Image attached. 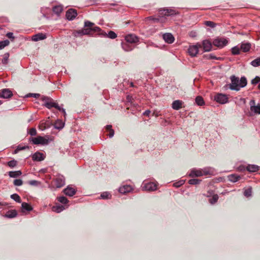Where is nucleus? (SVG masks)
Masks as SVG:
<instances>
[{
  "label": "nucleus",
  "mask_w": 260,
  "mask_h": 260,
  "mask_svg": "<svg viewBox=\"0 0 260 260\" xmlns=\"http://www.w3.org/2000/svg\"><path fill=\"white\" fill-rule=\"evenodd\" d=\"M85 28L81 30H74L73 34L74 37H78L85 35H92L93 32L95 31L100 32L101 31L100 28L99 27L93 26L94 24L89 21L85 22L84 24Z\"/></svg>",
  "instance_id": "1"
},
{
  "label": "nucleus",
  "mask_w": 260,
  "mask_h": 260,
  "mask_svg": "<svg viewBox=\"0 0 260 260\" xmlns=\"http://www.w3.org/2000/svg\"><path fill=\"white\" fill-rule=\"evenodd\" d=\"M231 83L229 85L232 90L238 91L241 87H245L247 84V80L245 77H242L239 80V78L235 76L231 77Z\"/></svg>",
  "instance_id": "2"
},
{
  "label": "nucleus",
  "mask_w": 260,
  "mask_h": 260,
  "mask_svg": "<svg viewBox=\"0 0 260 260\" xmlns=\"http://www.w3.org/2000/svg\"><path fill=\"white\" fill-rule=\"evenodd\" d=\"M159 14L161 16H172L179 15V13L178 10L174 8H164L159 10Z\"/></svg>",
  "instance_id": "3"
},
{
  "label": "nucleus",
  "mask_w": 260,
  "mask_h": 260,
  "mask_svg": "<svg viewBox=\"0 0 260 260\" xmlns=\"http://www.w3.org/2000/svg\"><path fill=\"white\" fill-rule=\"evenodd\" d=\"M208 174V172L205 170L192 169L190 171L189 176L191 177H198L207 175Z\"/></svg>",
  "instance_id": "4"
},
{
  "label": "nucleus",
  "mask_w": 260,
  "mask_h": 260,
  "mask_svg": "<svg viewBox=\"0 0 260 260\" xmlns=\"http://www.w3.org/2000/svg\"><path fill=\"white\" fill-rule=\"evenodd\" d=\"M201 47L202 45L200 43L190 46L188 49V53L191 56L194 57L198 53L199 49Z\"/></svg>",
  "instance_id": "5"
},
{
  "label": "nucleus",
  "mask_w": 260,
  "mask_h": 260,
  "mask_svg": "<svg viewBox=\"0 0 260 260\" xmlns=\"http://www.w3.org/2000/svg\"><path fill=\"white\" fill-rule=\"evenodd\" d=\"M228 40L225 38H217L213 42V44L219 48H222L228 44Z\"/></svg>",
  "instance_id": "6"
},
{
  "label": "nucleus",
  "mask_w": 260,
  "mask_h": 260,
  "mask_svg": "<svg viewBox=\"0 0 260 260\" xmlns=\"http://www.w3.org/2000/svg\"><path fill=\"white\" fill-rule=\"evenodd\" d=\"M45 107H46L48 109H50L52 107H54L56 109H57V110H58L59 111H61L63 113L64 116H66V115L65 109H64L63 108H61L60 106H59L57 104L55 103L52 99L48 103H46Z\"/></svg>",
  "instance_id": "7"
},
{
  "label": "nucleus",
  "mask_w": 260,
  "mask_h": 260,
  "mask_svg": "<svg viewBox=\"0 0 260 260\" xmlns=\"http://www.w3.org/2000/svg\"><path fill=\"white\" fill-rule=\"evenodd\" d=\"M31 141L34 144H47L48 141L42 136H38L36 138H32Z\"/></svg>",
  "instance_id": "8"
},
{
  "label": "nucleus",
  "mask_w": 260,
  "mask_h": 260,
  "mask_svg": "<svg viewBox=\"0 0 260 260\" xmlns=\"http://www.w3.org/2000/svg\"><path fill=\"white\" fill-rule=\"evenodd\" d=\"M214 100L218 103L223 104L228 102V98L225 94L218 93L214 96Z\"/></svg>",
  "instance_id": "9"
},
{
  "label": "nucleus",
  "mask_w": 260,
  "mask_h": 260,
  "mask_svg": "<svg viewBox=\"0 0 260 260\" xmlns=\"http://www.w3.org/2000/svg\"><path fill=\"white\" fill-rule=\"evenodd\" d=\"M157 184L153 182H148L144 184L142 186L143 190L152 191L156 189Z\"/></svg>",
  "instance_id": "10"
},
{
  "label": "nucleus",
  "mask_w": 260,
  "mask_h": 260,
  "mask_svg": "<svg viewBox=\"0 0 260 260\" xmlns=\"http://www.w3.org/2000/svg\"><path fill=\"white\" fill-rule=\"evenodd\" d=\"M54 181L57 188H60L65 184V179L62 175L57 176Z\"/></svg>",
  "instance_id": "11"
},
{
  "label": "nucleus",
  "mask_w": 260,
  "mask_h": 260,
  "mask_svg": "<svg viewBox=\"0 0 260 260\" xmlns=\"http://www.w3.org/2000/svg\"><path fill=\"white\" fill-rule=\"evenodd\" d=\"M13 94L12 91L9 89H4L0 90V97L4 99H7L11 97Z\"/></svg>",
  "instance_id": "12"
},
{
  "label": "nucleus",
  "mask_w": 260,
  "mask_h": 260,
  "mask_svg": "<svg viewBox=\"0 0 260 260\" xmlns=\"http://www.w3.org/2000/svg\"><path fill=\"white\" fill-rule=\"evenodd\" d=\"M125 39L127 43H135L139 41V38L135 35H128L126 36Z\"/></svg>",
  "instance_id": "13"
},
{
  "label": "nucleus",
  "mask_w": 260,
  "mask_h": 260,
  "mask_svg": "<svg viewBox=\"0 0 260 260\" xmlns=\"http://www.w3.org/2000/svg\"><path fill=\"white\" fill-rule=\"evenodd\" d=\"M201 45L205 52L210 51L212 48L211 43L208 40H204Z\"/></svg>",
  "instance_id": "14"
},
{
  "label": "nucleus",
  "mask_w": 260,
  "mask_h": 260,
  "mask_svg": "<svg viewBox=\"0 0 260 260\" xmlns=\"http://www.w3.org/2000/svg\"><path fill=\"white\" fill-rule=\"evenodd\" d=\"M163 39L166 42L171 44L174 41V38L173 36L170 33H167L163 35Z\"/></svg>",
  "instance_id": "15"
},
{
  "label": "nucleus",
  "mask_w": 260,
  "mask_h": 260,
  "mask_svg": "<svg viewBox=\"0 0 260 260\" xmlns=\"http://www.w3.org/2000/svg\"><path fill=\"white\" fill-rule=\"evenodd\" d=\"M76 190L73 187L68 186L63 190V192L67 196H73L76 193Z\"/></svg>",
  "instance_id": "16"
},
{
  "label": "nucleus",
  "mask_w": 260,
  "mask_h": 260,
  "mask_svg": "<svg viewBox=\"0 0 260 260\" xmlns=\"http://www.w3.org/2000/svg\"><path fill=\"white\" fill-rule=\"evenodd\" d=\"M132 190V187L130 185H125L121 186L119 188V191L121 193H123V194L126 193L127 192H129Z\"/></svg>",
  "instance_id": "17"
},
{
  "label": "nucleus",
  "mask_w": 260,
  "mask_h": 260,
  "mask_svg": "<svg viewBox=\"0 0 260 260\" xmlns=\"http://www.w3.org/2000/svg\"><path fill=\"white\" fill-rule=\"evenodd\" d=\"M46 38V36L45 35L42 34V33H39V34H37L35 35H34L32 38H31V39L32 41H40V40H44Z\"/></svg>",
  "instance_id": "18"
},
{
  "label": "nucleus",
  "mask_w": 260,
  "mask_h": 260,
  "mask_svg": "<svg viewBox=\"0 0 260 260\" xmlns=\"http://www.w3.org/2000/svg\"><path fill=\"white\" fill-rule=\"evenodd\" d=\"M183 102L180 100H176L172 103V108L174 110H178L181 108Z\"/></svg>",
  "instance_id": "19"
},
{
  "label": "nucleus",
  "mask_w": 260,
  "mask_h": 260,
  "mask_svg": "<svg viewBox=\"0 0 260 260\" xmlns=\"http://www.w3.org/2000/svg\"><path fill=\"white\" fill-rule=\"evenodd\" d=\"M78 13L77 10L75 9L71 8L69 9L66 12L65 16L67 17H74L77 16Z\"/></svg>",
  "instance_id": "20"
},
{
  "label": "nucleus",
  "mask_w": 260,
  "mask_h": 260,
  "mask_svg": "<svg viewBox=\"0 0 260 260\" xmlns=\"http://www.w3.org/2000/svg\"><path fill=\"white\" fill-rule=\"evenodd\" d=\"M44 159V156L43 153L36 152L32 155V159L34 160L41 161Z\"/></svg>",
  "instance_id": "21"
},
{
  "label": "nucleus",
  "mask_w": 260,
  "mask_h": 260,
  "mask_svg": "<svg viewBox=\"0 0 260 260\" xmlns=\"http://www.w3.org/2000/svg\"><path fill=\"white\" fill-rule=\"evenodd\" d=\"M251 47V44L249 43H242L240 49L244 52L248 51Z\"/></svg>",
  "instance_id": "22"
},
{
  "label": "nucleus",
  "mask_w": 260,
  "mask_h": 260,
  "mask_svg": "<svg viewBox=\"0 0 260 260\" xmlns=\"http://www.w3.org/2000/svg\"><path fill=\"white\" fill-rule=\"evenodd\" d=\"M17 215V212L15 210H9L5 214V216L7 218H11L16 217Z\"/></svg>",
  "instance_id": "23"
},
{
  "label": "nucleus",
  "mask_w": 260,
  "mask_h": 260,
  "mask_svg": "<svg viewBox=\"0 0 260 260\" xmlns=\"http://www.w3.org/2000/svg\"><path fill=\"white\" fill-rule=\"evenodd\" d=\"M62 10L63 8L61 5L54 6L52 8L53 13L57 15H59L60 13L62 11Z\"/></svg>",
  "instance_id": "24"
},
{
  "label": "nucleus",
  "mask_w": 260,
  "mask_h": 260,
  "mask_svg": "<svg viewBox=\"0 0 260 260\" xmlns=\"http://www.w3.org/2000/svg\"><path fill=\"white\" fill-rule=\"evenodd\" d=\"M22 211H30L32 210V208L27 203L23 202L21 204Z\"/></svg>",
  "instance_id": "25"
},
{
  "label": "nucleus",
  "mask_w": 260,
  "mask_h": 260,
  "mask_svg": "<svg viewBox=\"0 0 260 260\" xmlns=\"http://www.w3.org/2000/svg\"><path fill=\"white\" fill-rule=\"evenodd\" d=\"M259 167L254 165H249L247 167V170L250 172H255L258 170Z\"/></svg>",
  "instance_id": "26"
},
{
  "label": "nucleus",
  "mask_w": 260,
  "mask_h": 260,
  "mask_svg": "<svg viewBox=\"0 0 260 260\" xmlns=\"http://www.w3.org/2000/svg\"><path fill=\"white\" fill-rule=\"evenodd\" d=\"M64 207L62 205H56L52 207V210L55 212L59 213L64 209Z\"/></svg>",
  "instance_id": "27"
},
{
  "label": "nucleus",
  "mask_w": 260,
  "mask_h": 260,
  "mask_svg": "<svg viewBox=\"0 0 260 260\" xmlns=\"http://www.w3.org/2000/svg\"><path fill=\"white\" fill-rule=\"evenodd\" d=\"M22 173L20 171H11L9 172V175L10 177L15 178L21 175Z\"/></svg>",
  "instance_id": "28"
},
{
  "label": "nucleus",
  "mask_w": 260,
  "mask_h": 260,
  "mask_svg": "<svg viewBox=\"0 0 260 260\" xmlns=\"http://www.w3.org/2000/svg\"><path fill=\"white\" fill-rule=\"evenodd\" d=\"M121 45L122 48L125 51H129L133 49L132 46L129 45L127 43H122Z\"/></svg>",
  "instance_id": "29"
},
{
  "label": "nucleus",
  "mask_w": 260,
  "mask_h": 260,
  "mask_svg": "<svg viewBox=\"0 0 260 260\" xmlns=\"http://www.w3.org/2000/svg\"><path fill=\"white\" fill-rule=\"evenodd\" d=\"M103 36H107L109 38L115 39L117 37V35L113 31H110L108 35H107L106 32L101 34Z\"/></svg>",
  "instance_id": "30"
},
{
  "label": "nucleus",
  "mask_w": 260,
  "mask_h": 260,
  "mask_svg": "<svg viewBox=\"0 0 260 260\" xmlns=\"http://www.w3.org/2000/svg\"><path fill=\"white\" fill-rule=\"evenodd\" d=\"M64 126V123L61 120H57L54 124V127L56 129H61Z\"/></svg>",
  "instance_id": "31"
},
{
  "label": "nucleus",
  "mask_w": 260,
  "mask_h": 260,
  "mask_svg": "<svg viewBox=\"0 0 260 260\" xmlns=\"http://www.w3.org/2000/svg\"><path fill=\"white\" fill-rule=\"evenodd\" d=\"M229 180L231 181L235 182L240 179V176L239 175H231L229 176Z\"/></svg>",
  "instance_id": "32"
},
{
  "label": "nucleus",
  "mask_w": 260,
  "mask_h": 260,
  "mask_svg": "<svg viewBox=\"0 0 260 260\" xmlns=\"http://www.w3.org/2000/svg\"><path fill=\"white\" fill-rule=\"evenodd\" d=\"M196 102L199 106H202L204 104V100L200 96H198L196 98Z\"/></svg>",
  "instance_id": "33"
},
{
  "label": "nucleus",
  "mask_w": 260,
  "mask_h": 260,
  "mask_svg": "<svg viewBox=\"0 0 260 260\" xmlns=\"http://www.w3.org/2000/svg\"><path fill=\"white\" fill-rule=\"evenodd\" d=\"M251 64L254 67L260 66V57L252 61L251 62Z\"/></svg>",
  "instance_id": "34"
},
{
  "label": "nucleus",
  "mask_w": 260,
  "mask_h": 260,
  "mask_svg": "<svg viewBox=\"0 0 260 260\" xmlns=\"http://www.w3.org/2000/svg\"><path fill=\"white\" fill-rule=\"evenodd\" d=\"M252 107V109L251 110V111L253 112L255 114H260V104Z\"/></svg>",
  "instance_id": "35"
},
{
  "label": "nucleus",
  "mask_w": 260,
  "mask_h": 260,
  "mask_svg": "<svg viewBox=\"0 0 260 260\" xmlns=\"http://www.w3.org/2000/svg\"><path fill=\"white\" fill-rule=\"evenodd\" d=\"M11 198L18 203H20L21 202L20 197L16 193L12 194L11 196Z\"/></svg>",
  "instance_id": "36"
},
{
  "label": "nucleus",
  "mask_w": 260,
  "mask_h": 260,
  "mask_svg": "<svg viewBox=\"0 0 260 260\" xmlns=\"http://www.w3.org/2000/svg\"><path fill=\"white\" fill-rule=\"evenodd\" d=\"M9 43L10 42L8 40L0 42V49H3L5 47L8 46Z\"/></svg>",
  "instance_id": "37"
},
{
  "label": "nucleus",
  "mask_w": 260,
  "mask_h": 260,
  "mask_svg": "<svg viewBox=\"0 0 260 260\" xmlns=\"http://www.w3.org/2000/svg\"><path fill=\"white\" fill-rule=\"evenodd\" d=\"M240 48L237 46L233 47L232 49V53L234 55H237L240 53Z\"/></svg>",
  "instance_id": "38"
},
{
  "label": "nucleus",
  "mask_w": 260,
  "mask_h": 260,
  "mask_svg": "<svg viewBox=\"0 0 260 260\" xmlns=\"http://www.w3.org/2000/svg\"><path fill=\"white\" fill-rule=\"evenodd\" d=\"M201 180L197 179H192L188 181V183L190 184L196 185L199 184L201 182Z\"/></svg>",
  "instance_id": "39"
},
{
  "label": "nucleus",
  "mask_w": 260,
  "mask_h": 260,
  "mask_svg": "<svg viewBox=\"0 0 260 260\" xmlns=\"http://www.w3.org/2000/svg\"><path fill=\"white\" fill-rule=\"evenodd\" d=\"M9 57V53H5L4 54L3 56V58L2 60V62L4 64H6L8 62V58Z\"/></svg>",
  "instance_id": "40"
},
{
  "label": "nucleus",
  "mask_w": 260,
  "mask_h": 260,
  "mask_svg": "<svg viewBox=\"0 0 260 260\" xmlns=\"http://www.w3.org/2000/svg\"><path fill=\"white\" fill-rule=\"evenodd\" d=\"M218 199V196L217 194H214L210 200L209 202L211 204L215 203Z\"/></svg>",
  "instance_id": "41"
},
{
  "label": "nucleus",
  "mask_w": 260,
  "mask_h": 260,
  "mask_svg": "<svg viewBox=\"0 0 260 260\" xmlns=\"http://www.w3.org/2000/svg\"><path fill=\"white\" fill-rule=\"evenodd\" d=\"M101 197L103 199H108L111 198V195L108 192H104L101 194Z\"/></svg>",
  "instance_id": "42"
},
{
  "label": "nucleus",
  "mask_w": 260,
  "mask_h": 260,
  "mask_svg": "<svg viewBox=\"0 0 260 260\" xmlns=\"http://www.w3.org/2000/svg\"><path fill=\"white\" fill-rule=\"evenodd\" d=\"M58 201L62 203V204H67L68 202V199L64 197H60L58 198Z\"/></svg>",
  "instance_id": "43"
},
{
  "label": "nucleus",
  "mask_w": 260,
  "mask_h": 260,
  "mask_svg": "<svg viewBox=\"0 0 260 260\" xmlns=\"http://www.w3.org/2000/svg\"><path fill=\"white\" fill-rule=\"evenodd\" d=\"M252 189L251 188H248L244 191V195L247 197H250L251 196Z\"/></svg>",
  "instance_id": "44"
},
{
  "label": "nucleus",
  "mask_w": 260,
  "mask_h": 260,
  "mask_svg": "<svg viewBox=\"0 0 260 260\" xmlns=\"http://www.w3.org/2000/svg\"><path fill=\"white\" fill-rule=\"evenodd\" d=\"M28 147L27 146H17V148L14 151V153H17L18 152H19L20 150H24L26 148H28Z\"/></svg>",
  "instance_id": "45"
},
{
  "label": "nucleus",
  "mask_w": 260,
  "mask_h": 260,
  "mask_svg": "<svg viewBox=\"0 0 260 260\" xmlns=\"http://www.w3.org/2000/svg\"><path fill=\"white\" fill-rule=\"evenodd\" d=\"M23 184V181L21 179H15L14 181V184L15 186H20Z\"/></svg>",
  "instance_id": "46"
},
{
  "label": "nucleus",
  "mask_w": 260,
  "mask_h": 260,
  "mask_svg": "<svg viewBox=\"0 0 260 260\" xmlns=\"http://www.w3.org/2000/svg\"><path fill=\"white\" fill-rule=\"evenodd\" d=\"M52 100V99L49 97H43L42 101L44 102V105L45 106H46V103H48L50 101Z\"/></svg>",
  "instance_id": "47"
},
{
  "label": "nucleus",
  "mask_w": 260,
  "mask_h": 260,
  "mask_svg": "<svg viewBox=\"0 0 260 260\" xmlns=\"http://www.w3.org/2000/svg\"><path fill=\"white\" fill-rule=\"evenodd\" d=\"M29 184L31 185L37 186L40 185L41 183L37 180H31L28 182Z\"/></svg>",
  "instance_id": "48"
},
{
  "label": "nucleus",
  "mask_w": 260,
  "mask_h": 260,
  "mask_svg": "<svg viewBox=\"0 0 260 260\" xmlns=\"http://www.w3.org/2000/svg\"><path fill=\"white\" fill-rule=\"evenodd\" d=\"M260 82V77L258 76H256L255 78H254L251 81V83L252 84H256L258 82Z\"/></svg>",
  "instance_id": "49"
},
{
  "label": "nucleus",
  "mask_w": 260,
  "mask_h": 260,
  "mask_svg": "<svg viewBox=\"0 0 260 260\" xmlns=\"http://www.w3.org/2000/svg\"><path fill=\"white\" fill-rule=\"evenodd\" d=\"M184 183V180H180L177 182L174 183V186L176 187H180L181 185H182Z\"/></svg>",
  "instance_id": "50"
},
{
  "label": "nucleus",
  "mask_w": 260,
  "mask_h": 260,
  "mask_svg": "<svg viewBox=\"0 0 260 260\" xmlns=\"http://www.w3.org/2000/svg\"><path fill=\"white\" fill-rule=\"evenodd\" d=\"M17 162L16 161L13 160L8 162V165L10 167H14L16 166Z\"/></svg>",
  "instance_id": "51"
},
{
  "label": "nucleus",
  "mask_w": 260,
  "mask_h": 260,
  "mask_svg": "<svg viewBox=\"0 0 260 260\" xmlns=\"http://www.w3.org/2000/svg\"><path fill=\"white\" fill-rule=\"evenodd\" d=\"M29 134L31 136H35L37 134L36 129L35 128H31L29 131Z\"/></svg>",
  "instance_id": "52"
},
{
  "label": "nucleus",
  "mask_w": 260,
  "mask_h": 260,
  "mask_svg": "<svg viewBox=\"0 0 260 260\" xmlns=\"http://www.w3.org/2000/svg\"><path fill=\"white\" fill-rule=\"evenodd\" d=\"M205 24L209 26L213 27L214 26V23L212 21H207L205 22Z\"/></svg>",
  "instance_id": "53"
},
{
  "label": "nucleus",
  "mask_w": 260,
  "mask_h": 260,
  "mask_svg": "<svg viewBox=\"0 0 260 260\" xmlns=\"http://www.w3.org/2000/svg\"><path fill=\"white\" fill-rule=\"evenodd\" d=\"M27 97L32 96V97H34L35 98H39L40 96V94H38V93H29V94L27 95Z\"/></svg>",
  "instance_id": "54"
},
{
  "label": "nucleus",
  "mask_w": 260,
  "mask_h": 260,
  "mask_svg": "<svg viewBox=\"0 0 260 260\" xmlns=\"http://www.w3.org/2000/svg\"><path fill=\"white\" fill-rule=\"evenodd\" d=\"M6 36L9 39H14V37L13 36V34L12 32H9L7 34Z\"/></svg>",
  "instance_id": "55"
},
{
  "label": "nucleus",
  "mask_w": 260,
  "mask_h": 260,
  "mask_svg": "<svg viewBox=\"0 0 260 260\" xmlns=\"http://www.w3.org/2000/svg\"><path fill=\"white\" fill-rule=\"evenodd\" d=\"M255 101H254V100H251V101H250V103H249V105H250V110H251V109H252V108H253V107H253V106H255Z\"/></svg>",
  "instance_id": "56"
},
{
  "label": "nucleus",
  "mask_w": 260,
  "mask_h": 260,
  "mask_svg": "<svg viewBox=\"0 0 260 260\" xmlns=\"http://www.w3.org/2000/svg\"><path fill=\"white\" fill-rule=\"evenodd\" d=\"M109 137L110 138L112 137L114 135V131L113 129H111V131H109Z\"/></svg>",
  "instance_id": "57"
},
{
  "label": "nucleus",
  "mask_w": 260,
  "mask_h": 260,
  "mask_svg": "<svg viewBox=\"0 0 260 260\" xmlns=\"http://www.w3.org/2000/svg\"><path fill=\"white\" fill-rule=\"evenodd\" d=\"M150 110H146L144 113V115H145V116H149L150 113Z\"/></svg>",
  "instance_id": "58"
},
{
  "label": "nucleus",
  "mask_w": 260,
  "mask_h": 260,
  "mask_svg": "<svg viewBox=\"0 0 260 260\" xmlns=\"http://www.w3.org/2000/svg\"><path fill=\"white\" fill-rule=\"evenodd\" d=\"M189 36L191 37H194L196 36V32H193V31H191V32H190Z\"/></svg>",
  "instance_id": "59"
},
{
  "label": "nucleus",
  "mask_w": 260,
  "mask_h": 260,
  "mask_svg": "<svg viewBox=\"0 0 260 260\" xmlns=\"http://www.w3.org/2000/svg\"><path fill=\"white\" fill-rule=\"evenodd\" d=\"M106 129L107 131H111L112 129V125H108L106 126Z\"/></svg>",
  "instance_id": "60"
},
{
  "label": "nucleus",
  "mask_w": 260,
  "mask_h": 260,
  "mask_svg": "<svg viewBox=\"0 0 260 260\" xmlns=\"http://www.w3.org/2000/svg\"><path fill=\"white\" fill-rule=\"evenodd\" d=\"M152 20L154 22H158L159 21V19L158 18H154V17H153L152 19Z\"/></svg>",
  "instance_id": "61"
},
{
  "label": "nucleus",
  "mask_w": 260,
  "mask_h": 260,
  "mask_svg": "<svg viewBox=\"0 0 260 260\" xmlns=\"http://www.w3.org/2000/svg\"><path fill=\"white\" fill-rule=\"evenodd\" d=\"M209 58H210V59H215V58H216V57L215 56L213 55H210Z\"/></svg>",
  "instance_id": "62"
},
{
  "label": "nucleus",
  "mask_w": 260,
  "mask_h": 260,
  "mask_svg": "<svg viewBox=\"0 0 260 260\" xmlns=\"http://www.w3.org/2000/svg\"><path fill=\"white\" fill-rule=\"evenodd\" d=\"M68 20L69 21H72L75 18V17H67Z\"/></svg>",
  "instance_id": "63"
},
{
  "label": "nucleus",
  "mask_w": 260,
  "mask_h": 260,
  "mask_svg": "<svg viewBox=\"0 0 260 260\" xmlns=\"http://www.w3.org/2000/svg\"><path fill=\"white\" fill-rule=\"evenodd\" d=\"M258 87V88L260 89V83L259 84Z\"/></svg>",
  "instance_id": "64"
}]
</instances>
